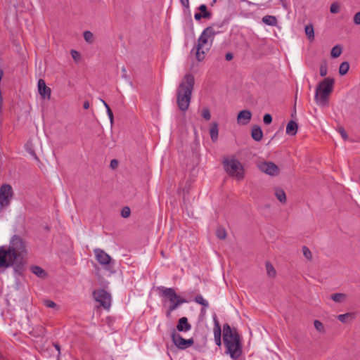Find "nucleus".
<instances>
[{
    "label": "nucleus",
    "mask_w": 360,
    "mask_h": 360,
    "mask_svg": "<svg viewBox=\"0 0 360 360\" xmlns=\"http://www.w3.org/2000/svg\"><path fill=\"white\" fill-rule=\"evenodd\" d=\"M27 255V244L22 238L14 236L8 245L0 246V269L13 266Z\"/></svg>",
    "instance_id": "f257e3e1"
},
{
    "label": "nucleus",
    "mask_w": 360,
    "mask_h": 360,
    "mask_svg": "<svg viewBox=\"0 0 360 360\" xmlns=\"http://www.w3.org/2000/svg\"><path fill=\"white\" fill-rule=\"evenodd\" d=\"M223 338L226 353L232 359H237L242 353L238 333L235 330H232L229 324H225L223 328Z\"/></svg>",
    "instance_id": "f03ea898"
},
{
    "label": "nucleus",
    "mask_w": 360,
    "mask_h": 360,
    "mask_svg": "<svg viewBox=\"0 0 360 360\" xmlns=\"http://www.w3.org/2000/svg\"><path fill=\"white\" fill-rule=\"evenodd\" d=\"M194 85V77L187 74L179 84L177 90V105L182 111H186L189 106L191 94Z\"/></svg>",
    "instance_id": "7ed1b4c3"
},
{
    "label": "nucleus",
    "mask_w": 360,
    "mask_h": 360,
    "mask_svg": "<svg viewBox=\"0 0 360 360\" xmlns=\"http://www.w3.org/2000/svg\"><path fill=\"white\" fill-rule=\"evenodd\" d=\"M217 33L211 26L205 28L201 33L198 39L195 51V58L198 61H201L205 58L206 52L210 50L212 41Z\"/></svg>",
    "instance_id": "20e7f679"
},
{
    "label": "nucleus",
    "mask_w": 360,
    "mask_h": 360,
    "mask_svg": "<svg viewBox=\"0 0 360 360\" xmlns=\"http://www.w3.org/2000/svg\"><path fill=\"white\" fill-rule=\"evenodd\" d=\"M335 80L333 78L327 77L319 83L316 88L314 99L319 106H325L328 104L329 97L334 88Z\"/></svg>",
    "instance_id": "39448f33"
},
{
    "label": "nucleus",
    "mask_w": 360,
    "mask_h": 360,
    "mask_svg": "<svg viewBox=\"0 0 360 360\" xmlns=\"http://www.w3.org/2000/svg\"><path fill=\"white\" fill-rule=\"evenodd\" d=\"M226 173L231 177L240 181L244 179L245 172L243 165L234 158H229L223 161Z\"/></svg>",
    "instance_id": "423d86ee"
},
{
    "label": "nucleus",
    "mask_w": 360,
    "mask_h": 360,
    "mask_svg": "<svg viewBox=\"0 0 360 360\" xmlns=\"http://www.w3.org/2000/svg\"><path fill=\"white\" fill-rule=\"evenodd\" d=\"M94 253L97 262L110 274L115 272V260L108 254L100 248L94 249Z\"/></svg>",
    "instance_id": "0eeeda50"
},
{
    "label": "nucleus",
    "mask_w": 360,
    "mask_h": 360,
    "mask_svg": "<svg viewBox=\"0 0 360 360\" xmlns=\"http://www.w3.org/2000/svg\"><path fill=\"white\" fill-rule=\"evenodd\" d=\"M162 291L170 302L168 314L175 310L179 304L185 302V300L176 295L175 290L172 288L162 287Z\"/></svg>",
    "instance_id": "6e6552de"
},
{
    "label": "nucleus",
    "mask_w": 360,
    "mask_h": 360,
    "mask_svg": "<svg viewBox=\"0 0 360 360\" xmlns=\"http://www.w3.org/2000/svg\"><path fill=\"white\" fill-rule=\"evenodd\" d=\"M95 300L100 302L101 305L108 309L111 304V296L104 290H96L93 293Z\"/></svg>",
    "instance_id": "1a4fd4ad"
},
{
    "label": "nucleus",
    "mask_w": 360,
    "mask_h": 360,
    "mask_svg": "<svg viewBox=\"0 0 360 360\" xmlns=\"http://www.w3.org/2000/svg\"><path fill=\"white\" fill-rule=\"evenodd\" d=\"M258 168L269 176H276L280 173L279 167L272 162H261L258 164Z\"/></svg>",
    "instance_id": "9d476101"
},
{
    "label": "nucleus",
    "mask_w": 360,
    "mask_h": 360,
    "mask_svg": "<svg viewBox=\"0 0 360 360\" xmlns=\"http://www.w3.org/2000/svg\"><path fill=\"white\" fill-rule=\"evenodd\" d=\"M171 336L174 344L179 349H186L193 344V340L192 339L186 340L175 330H173Z\"/></svg>",
    "instance_id": "9b49d317"
},
{
    "label": "nucleus",
    "mask_w": 360,
    "mask_h": 360,
    "mask_svg": "<svg viewBox=\"0 0 360 360\" xmlns=\"http://www.w3.org/2000/svg\"><path fill=\"white\" fill-rule=\"evenodd\" d=\"M13 195L12 187L10 185H3L0 188V205L7 206Z\"/></svg>",
    "instance_id": "f8f14e48"
},
{
    "label": "nucleus",
    "mask_w": 360,
    "mask_h": 360,
    "mask_svg": "<svg viewBox=\"0 0 360 360\" xmlns=\"http://www.w3.org/2000/svg\"><path fill=\"white\" fill-rule=\"evenodd\" d=\"M252 119V112L249 110H243L237 115V123L239 125L248 124Z\"/></svg>",
    "instance_id": "ddd939ff"
},
{
    "label": "nucleus",
    "mask_w": 360,
    "mask_h": 360,
    "mask_svg": "<svg viewBox=\"0 0 360 360\" xmlns=\"http://www.w3.org/2000/svg\"><path fill=\"white\" fill-rule=\"evenodd\" d=\"M38 91L44 98L50 99L51 89L46 86L45 82L41 79L38 81Z\"/></svg>",
    "instance_id": "4468645a"
},
{
    "label": "nucleus",
    "mask_w": 360,
    "mask_h": 360,
    "mask_svg": "<svg viewBox=\"0 0 360 360\" xmlns=\"http://www.w3.org/2000/svg\"><path fill=\"white\" fill-rule=\"evenodd\" d=\"M176 329L179 331H188L191 329V325L188 323V319L186 317L179 319Z\"/></svg>",
    "instance_id": "2eb2a0df"
},
{
    "label": "nucleus",
    "mask_w": 360,
    "mask_h": 360,
    "mask_svg": "<svg viewBox=\"0 0 360 360\" xmlns=\"http://www.w3.org/2000/svg\"><path fill=\"white\" fill-rule=\"evenodd\" d=\"M251 136L255 141H261L263 137V132L261 127L257 125L253 126L251 131Z\"/></svg>",
    "instance_id": "dca6fc26"
},
{
    "label": "nucleus",
    "mask_w": 360,
    "mask_h": 360,
    "mask_svg": "<svg viewBox=\"0 0 360 360\" xmlns=\"http://www.w3.org/2000/svg\"><path fill=\"white\" fill-rule=\"evenodd\" d=\"M298 126L294 121H290L286 127L285 132L289 136H295L297 132Z\"/></svg>",
    "instance_id": "f3484780"
},
{
    "label": "nucleus",
    "mask_w": 360,
    "mask_h": 360,
    "mask_svg": "<svg viewBox=\"0 0 360 360\" xmlns=\"http://www.w3.org/2000/svg\"><path fill=\"white\" fill-rule=\"evenodd\" d=\"M274 195L280 202L283 204L286 202V195L283 189L278 187L275 188Z\"/></svg>",
    "instance_id": "a211bd4d"
},
{
    "label": "nucleus",
    "mask_w": 360,
    "mask_h": 360,
    "mask_svg": "<svg viewBox=\"0 0 360 360\" xmlns=\"http://www.w3.org/2000/svg\"><path fill=\"white\" fill-rule=\"evenodd\" d=\"M218 125L217 123H213L210 129V134L212 141H216L218 139Z\"/></svg>",
    "instance_id": "6ab92c4d"
},
{
    "label": "nucleus",
    "mask_w": 360,
    "mask_h": 360,
    "mask_svg": "<svg viewBox=\"0 0 360 360\" xmlns=\"http://www.w3.org/2000/svg\"><path fill=\"white\" fill-rule=\"evenodd\" d=\"M304 31L308 39L312 41L314 39V30L313 25L311 24L306 25Z\"/></svg>",
    "instance_id": "aec40b11"
},
{
    "label": "nucleus",
    "mask_w": 360,
    "mask_h": 360,
    "mask_svg": "<svg viewBox=\"0 0 360 360\" xmlns=\"http://www.w3.org/2000/svg\"><path fill=\"white\" fill-rule=\"evenodd\" d=\"M31 271L39 278H44L46 276V271L38 266H32Z\"/></svg>",
    "instance_id": "412c9836"
},
{
    "label": "nucleus",
    "mask_w": 360,
    "mask_h": 360,
    "mask_svg": "<svg viewBox=\"0 0 360 360\" xmlns=\"http://www.w3.org/2000/svg\"><path fill=\"white\" fill-rule=\"evenodd\" d=\"M262 22L267 25L274 26L276 25L277 20L275 16L265 15L262 18Z\"/></svg>",
    "instance_id": "4be33fe9"
},
{
    "label": "nucleus",
    "mask_w": 360,
    "mask_h": 360,
    "mask_svg": "<svg viewBox=\"0 0 360 360\" xmlns=\"http://www.w3.org/2000/svg\"><path fill=\"white\" fill-rule=\"evenodd\" d=\"M354 314L352 313H346L344 314H340L338 316V319L342 323H346L348 320H353L354 319Z\"/></svg>",
    "instance_id": "5701e85b"
},
{
    "label": "nucleus",
    "mask_w": 360,
    "mask_h": 360,
    "mask_svg": "<svg viewBox=\"0 0 360 360\" xmlns=\"http://www.w3.org/2000/svg\"><path fill=\"white\" fill-rule=\"evenodd\" d=\"M266 269L267 274L271 278H274L276 275V271L274 267L269 262L266 263Z\"/></svg>",
    "instance_id": "b1692460"
},
{
    "label": "nucleus",
    "mask_w": 360,
    "mask_h": 360,
    "mask_svg": "<svg viewBox=\"0 0 360 360\" xmlns=\"http://www.w3.org/2000/svg\"><path fill=\"white\" fill-rule=\"evenodd\" d=\"M199 11H200L202 13V15L203 18H207L210 19L212 17L211 12L208 11L207 10V6L205 4H202L198 8Z\"/></svg>",
    "instance_id": "393cba45"
},
{
    "label": "nucleus",
    "mask_w": 360,
    "mask_h": 360,
    "mask_svg": "<svg viewBox=\"0 0 360 360\" xmlns=\"http://www.w3.org/2000/svg\"><path fill=\"white\" fill-rule=\"evenodd\" d=\"M345 298L346 295L343 293H335L331 295V299L335 302H342Z\"/></svg>",
    "instance_id": "a878e982"
},
{
    "label": "nucleus",
    "mask_w": 360,
    "mask_h": 360,
    "mask_svg": "<svg viewBox=\"0 0 360 360\" xmlns=\"http://www.w3.org/2000/svg\"><path fill=\"white\" fill-rule=\"evenodd\" d=\"M342 51V49L341 46L336 45V46H333L331 50V53H330L331 56L333 58H338L340 56Z\"/></svg>",
    "instance_id": "bb28decb"
},
{
    "label": "nucleus",
    "mask_w": 360,
    "mask_h": 360,
    "mask_svg": "<svg viewBox=\"0 0 360 360\" xmlns=\"http://www.w3.org/2000/svg\"><path fill=\"white\" fill-rule=\"evenodd\" d=\"M101 101H102V103H103L104 106L106 108V112H107V114H108V117L110 119V123H111V124H112V123H113V113H112V111L110 109V108L109 107V105H108V103L105 101L101 100Z\"/></svg>",
    "instance_id": "cd10ccee"
},
{
    "label": "nucleus",
    "mask_w": 360,
    "mask_h": 360,
    "mask_svg": "<svg viewBox=\"0 0 360 360\" xmlns=\"http://www.w3.org/2000/svg\"><path fill=\"white\" fill-rule=\"evenodd\" d=\"M216 236L219 239H225L226 237V231L225 229L219 227L216 231Z\"/></svg>",
    "instance_id": "c85d7f7f"
},
{
    "label": "nucleus",
    "mask_w": 360,
    "mask_h": 360,
    "mask_svg": "<svg viewBox=\"0 0 360 360\" xmlns=\"http://www.w3.org/2000/svg\"><path fill=\"white\" fill-rule=\"evenodd\" d=\"M84 39L88 43H92L94 41V34L90 31H85L84 32Z\"/></svg>",
    "instance_id": "c756f323"
},
{
    "label": "nucleus",
    "mask_w": 360,
    "mask_h": 360,
    "mask_svg": "<svg viewBox=\"0 0 360 360\" xmlns=\"http://www.w3.org/2000/svg\"><path fill=\"white\" fill-rule=\"evenodd\" d=\"M302 253H303L304 257L307 259H308V260L311 259L312 254H311V252L310 251V250L307 247L304 246L302 248Z\"/></svg>",
    "instance_id": "7c9ffc66"
},
{
    "label": "nucleus",
    "mask_w": 360,
    "mask_h": 360,
    "mask_svg": "<svg viewBox=\"0 0 360 360\" xmlns=\"http://www.w3.org/2000/svg\"><path fill=\"white\" fill-rule=\"evenodd\" d=\"M195 300L197 303L202 304L205 307H207L209 305L208 302L201 295L196 296Z\"/></svg>",
    "instance_id": "2f4dec72"
},
{
    "label": "nucleus",
    "mask_w": 360,
    "mask_h": 360,
    "mask_svg": "<svg viewBox=\"0 0 360 360\" xmlns=\"http://www.w3.org/2000/svg\"><path fill=\"white\" fill-rule=\"evenodd\" d=\"M314 328L319 332H320V333H323L324 332V326H323V323L320 321H318V320L314 321Z\"/></svg>",
    "instance_id": "473e14b6"
},
{
    "label": "nucleus",
    "mask_w": 360,
    "mask_h": 360,
    "mask_svg": "<svg viewBox=\"0 0 360 360\" xmlns=\"http://www.w3.org/2000/svg\"><path fill=\"white\" fill-rule=\"evenodd\" d=\"M202 116L206 120H209L210 119L211 115L210 110L207 108H204L202 110Z\"/></svg>",
    "instance_id": "72a5a7b5"
},
{
    "label": "nucleus",
    "mask_w": 360,
    "mask_h": 360,
    "mask_svg": "<svg viewBox=\"0 0 360 360\" xmlns=\"http://www.w3.org/2000/svg\"><path fill=\"white\" fill-rule=\"evenodd\" d=\"M330 11L332 13H338L340 11V6L337 2L331 4Z\"/></svg>",
    "instance_id": "f704fd0d"
},
{
    "label": "nucleus",
    "mask_w": 360,
    "mask_h": 360,
    "mask_svg": "<svg viewBox=\"0 0 360 360\" xmlns=\"http://www.w3.org/2000/svg\"><path fill=\"white\" fill-rule=\"evenodd\" d=\"M44 305L49 308H56L57 309H58V307L57 306V304L51 300H44Z\"/></svg>",
    "instance_id": "c9c22d12"
},
{
    "label": "nucleus",
    "mask_w": 360,
    "mask_h": 360,
    "mask_svg": "<svg viewBox=\"0 0 360 360\" xmlns=\"http://www.w3.org/2000/svg\"><path fill=\"white\" fill-rule=\"evenodd\" d=\"M263 122L268 125L272 122V116L270 114H265L263 117Z\"/></svg>",
    "instance_id": "e433bc0d"
},
{
    "label": "nucleus",
    "mask_w": 360,
    "mask_h": 360,
    "mask_svg": "<svg viewBox=\"0 0 360 360\" xmlns=\"http://www.w3.org/2000/svg\"><path fill=\"white\" fill-rule=\"evenodd\" d=\"M131 213L130 209L128 207H125L122 209L121 214L124 218L129 217Z\"/></svg>",
    "instance_id": "4c0bfd02"
},
{
    "label": "nucleus",
    "mask_w": 360,
    "mask_h": 360,
    "mask_svg": "<svg viewBox=\"0 0 360 360\" xmlns=\"http://www.w3.org/2000/svg\"><path fill=\"white\" fill-rule=\"evenodd\" d=\"M221 330L219 324H217L216 327L214 328V337H221Z\"/></svg>",
    "instance_id": "58836bf2"
},
{
    "label": "nucleus",
    "mask_w": 360,
    "mask_h": 360,
    "mask_svg": "<svg viewBox=\"0 0 360 360\" xmlns=\"http://www.w3.org/2000/svg\"><path fill=\"white\" fill-rule=\"evenodd\" d=\"M353 21L355 25H360V11L355 13L354 15Z\"/></svg>",
    "instance_id": "ea45409f"
},
{
    "label": "nucleus",
    "mask_w": 360,
    "mask_h": 360,
    "mask_svg": "<svg viewBox=\"0 0 360 360\" xmlns=\"http://www.w3.org/2000/svg\"><path fill=\"white\" fill-rule=\"evenodd\" d=\"M71 56H72V57L73 58V59L75 60H77L80 58L79 53L78 51H75V50H72L71 51Z\"/></svg>",
    "instance_id": "a19ab883"
},
{
    "label": "nucleus",
    "mask_w": 360,
    "mask_h": 360,
    "mask_svg": "<svg viewBox=\"0 0 360 360\" xmlns=\"http://www.w3.org/2000/svg\"><path fill=\"white\" fill-rule=\"evenodd\" d=\"M340 134H341V136L345 139L346 140L347 139V134L346 133V131L342 129H340Z\"/></svg>",
    "instance_id": "79ce46f5"
},
{
    "label": "nucleus",
    "mask_w": 360,
    "mask_h": 360,
    "mask_svg": "<svg viewBox=\"0 0 360 360\" xmlns=\"http://www.w3.org/2000/svg\"><path fill=\"white\" fill-rule=\"evenodd\" d=\"M180 1L183 6H184L186 8H189V0H180Z\"/></svg>",
    "instance_id": "37998d69"
},
{
    "label": "nucleus",
    "mask_w": 360,
    "mask_h": 360,
    "mask_svg": "<svg viewBox=\"0 0 360 360\" xmlns=\"http://www.w3.org/2000/svg\"><path fill=\"white\" fill-rule=\"evenodd\" d=\"M118 165V162L116 160H112L111 162H110V167L112 168V169H115L117 167Z\"/></svg>",
    "instance_id": "c03bdc74"
},
{
    "label": "nucleus",
    "mask_w": 360,
    "mask_h": 360,
    "mask_svg": "<svg viewBox=\"0 0 360 360\" xmlns=\"http://www.w3.org/2000/svg\"><path fill=\"white\" fill-rule=\"evenodd\" d=\"M202 13H195L194 15V18L196 20H200L201 18H202Z\"/></svg>",
    "instance_id": "a18cd8bd"
},
{
    "label": "nucleus",
    "mask_w": 360,
    "mask_h": 360,
    "mask_svg": "<svg viewBox=\"0 0 360 360\" xmlns=\"http://www.w3.org/2000/svg\"><path fill=\"white\" fill-rule=\"evenodd\" d=\"M349 69H339V73L340 75H345L348 72Z\"/></svg>",
    "instance_id": "49530a36"
},
{
    "label": "nucleus",
    "mask_w": 360,
    "mask_h": 360,
    "mask_svg": "<svg viewBox=\"0 0 360 360\" xmlns=\"http://www.w3.org/2000/svg\"><path fill=\"white\" fill-rule=\"evenodd\" d=\"M214 341L217 345L220 346L221 345V337L214 338Z\"/></svg>",
    "instance_id": "de8ad7c7"
},
{
    "label": "nucleus",
    "mask_w": 360,
    "mask_h": 360,
    "mask_svg": "<svg viewBox=\"0 0 360 360\" xmlns=\"http://www.w3.org/2000/svg\"><path fill=\"white\" fill-rule=\"evenodd\" d=\"M225 58L227 60H231L233 58V54L231 53H227Z\"/></svg>",
    "instance_id": "09e8293b"
},
{
    "label": "nucleus",
    "mask_w": 360,
    "mask_h": 360,
    "mask_svg": "<svg viewBox=\"0 0 360 360\" xmlns=\"http://www.w3.org/2000/svg\"><path fill=\"white\" fill-rule=\"evenodd\" d=\"M339 68H349V63H347V62H342L340 65Z\"/></svg>",
    "instance_id": "8fccbe9b"
},
{
    "label": "nucleus",
    "mask_w": 360,
    "mask_h": 360,
    "mask_svg": "<svg viewBox=\"0 0 360 360\" xmlns=\"http://www.w3.org/2000/svg\"><path fill=\"white\" fill-rule=\"evenodd\" d=\"M89 106H90V105H89V101H85L84 103L83 107H84V109H86V110L89 109Z\"/></svg>",
    "instance_id": "3c124183"
},
{
    "label": "nucleus",
    "mask_w": 360,
    "mask_h": 360,
    "mask_svg": "<svg viewBox=\"0 0 360 360\" xmlns=\"http://www.w3.org/2000/svg\"><path fill=\"white\" fill-rule=\"evenodd\" d=\"M321 75L322 77L323 76H326V74H327V71H326V69H321V72H320Z\"/></svg>",
    "instance_id": "603ef678"
},
{
    "label": "nucleus",
    "mask_w": 360,
    "mask_h": 360,
    "mask_svg": "<svg viewBox=\"0 0 360 360\" xmlns=\"http://www.w3.org/2000/svg\"><path fill=\"white\" fill-rule=\"evenodd\" d=\"M217 1H218V0H213V1H212V3H213V4H214V3H216Z\"/></svg>",
    "instance_id": "864d4df0"
}]
</instances>
